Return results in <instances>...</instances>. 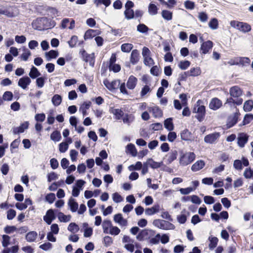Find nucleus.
I'll return each mask as SVG.
<instances>
[{"mask_svg": "<svg viewBox=\"0 0 253 253\" xmlns=\"http://www.w3.org/2000/svg\"><path fill=\"white\" fill-rule=\"evenodd\" d=\"M37 25L35 29L38 31H44L49 29H52L56 25V22L51 18L46 17H39L35 22Z\"/></svg>", "mask_w": 253, "mask_h": 253, "instance_id": "nucleus-1", "label": "nucleus"}, {"mask_svg": "<svg viewBox=\"0 0 253 253\" xmlns=\"http://www.w3.org/2000/svg\"><path fill=\"white\" fill-rule=\"evenodd\" d=\"M153 224L163 230H173L175 229V226L170 222L163 219H156L153 220Z\"/></svg>", "mask_w": 253, "mask_h": 253, "instance_id": "nucleus-2", "label": "nucleus"}, {"mask_svg": "<svg viewBox=\"0 0 253 253\" xmlns=\"http://www.w3.org/2000/svg\"><path fill=\"white\" fill-rule=\"evenodd\" d=\"M196 155L194 152L187 154L181 153L179 158V164L182 166H186L192 163L195 159Z\"/></svg>", "mask_w": 253, "mask_h": 253, "instance_id": "nucleus-3", "label": "nucleus"}, {"mask_svg": "<svg viewBox=\"0 0 253 253\" xmlns=\"http://www.w3.org/2000/svg\"><path fill=\"white\" fill-rule=\"evenodd\" d=\"M230 25L244 33H248L252 30L251 25L246 22L232 20L230 22Z\"/></svg>", "mask_w": 253, "mask_h": 253, "instance_id": "nucleus-4", "label": "nucleus"}, {"mask_svg": "<svg viewBox=\"0 0 253 253\" xmlns=\"http://www.w3.org/2000/svg\"><path fill=\"white\" fill-rule=\"evenodd\" d=\"M58 210L50 209L48 210L45 215L43 216V221L47 224H51L52 221L57 217Z\"/></svg>", "mask_w": 253, "mask_h": 253, "instance_id": "nucleus-5", "label": "nucleus"}, {"mask_svg": "<svg viewBox=\"0 0 253 253\" xmlns=\"http://www.w3.org/2000/svg\"><path fill=\"white\" fill-rule=\"evenodd\" d=\"M201 100H198L195 105H197V115L194 117L196 118L199 122H202L205 119L206 115V107L203 105H200Z\"/></svg>", "mask_w": 253, "mask_h": 253, "instance_id": "nucleus-6", "label": "nucleus"}, {"mask_svg": "<svg viewBox=\"0 0 253 253\" xmlns=\"http://www.w3.org/2000/svg\"><path fill=\"white\" fill-rule=\"evenodd\" d=\"M155 234L156 231L151 229H140L139 233L136 235V238L139 241H143L146 240L148 236H154Z\"/></svg>", "mask_w": 253, "mask_h": 253, "instance_id": "nucleus-7", "label": "nucleus"}, {"mask_svg": "<svg viewBox=\"0 0 253 253\" xmlns=\"http://www.w3.org/2000/svg\"><path fill=\"white\" fill-rule=\"evenodd\" d=\"M251 60L247 57H239L229 62L231 65H242L245 66L250 64Z\"/></svg>", "mask_w": 253, "mask_h": 253, "instance_id": "nucleus-8", "label": "nucleus"}, {"mask_svg": "<svg viewBox=\"0 0 253 253\" xmlns=\"http://www.w3.org/2000/svg\"><path fill=\"white\" fill-rule=\"evenodd\" d=\"M240 115L239 111L237 109V112L233 116H229L226 122V128L228 129L234 126L238 122L239 116Z\"/></svg>", "mask_w": 253, "mask_h": 253, "instance_id": "nucleus-9", "label": "nucleus"}, {"mask_svg": "<svg viewBox=\"0 0 253 253\" xmlns=\"http://www.w3.org/2000/svg\"><path fill=\"white\" fill-rule=\"evenodd\" d=\"M178 155V152L176 150H171L163 158L167 165L170 164L173 161L175 160Z\"/></svg>", "mask_w": 253, "mask_h": 253, "instance_id": "nucleus-10", "label": "nucleus"}, {"mask_svg": "<svg viewBox=\"0 0 253 253\" xmlns=\"http://www.w3.org/2000/svg\"><path fill=\"white\" fill-rule=\"evenodd\" d=\"M249 135L245 132H240L238 134L237 144L241 147L243 148L248 142Z\"/></svg>", "mask_w": 253, "mask_h": 253, "instance_id": "nucleus-11", "label": "nucleus"}, {"mask_svg": "<svg viewBox=\"0 0 253 253\" xmlns=\"http://www.w3.org/2000/svg\"><path fill=\"white\" fill-rule=\"evenodd\" d=\"M220 133L219 132H214L206 135L204 137V141L206 143L213 144L220 137Z\"/></svg>", "mask_w": 253, "mask_h": 253, "instance_id": "nucleus-12", "label": "nucleus"}, {"mask_svg": "<svg viewBox=\"0 0 253 253\" xmlns=\"http://www.w3.org/2000/svg\"><path fill=\"white\" fill-rule=\"evenodd\" d=\"M31 83V79L27 76H24L19 79L18 85L23 89H26Z\"/></svg>", "mask_w": 253, "mask_h": 253, "instance_id": "nucleus-13", "label": "nucleus"}, {"mask_svg": "<svg viewBox=\"0 0 253 253\" xmlns=\"http://www.w3.org/2000/svg\"><path fill=\"white\" fill-rule=\"evenodd\" d=\"M213 43L212 41L208 40L203 42L200 47V50L202 54H206L208 53L210 49L213 47Z\"/></svg>", "mask_w": 253, "mask_h": 253, "instance_id": "nucleus-14", "label": "nucleus"}, {"mask_svg": "<svg viewBox=\"0 0 253 253\" xmlns=\"http://www.w3.org/2000/svg\"><path fill=\"white\" fill-rule=\"evenodd\" d=\"M29 126V122H24V123H21L19 126L13 128V133L14 134H18L23 133L25 130L28 128Z\"/></svg>", "mask_w": 253, "mask_h": 253, "instance_id": "nucleus-15", "label": "nucleus"}, {"mask_svg": "<svg viewBox=\"0 0 253 253\" xmlns=\"http://www.w3.org/2000/svg\"><path fill=\"white\" fill-rule=\"evenodd\" d=\"M229 93L231 97L238 98L243 94V91L238 85L232 86L229 90Z\"/></svg>", "mask_w": 253, "mask_h": 253, "instance_id": "nucleus-16", "label": "nucleus"}, {"mask_svg": "<svg viewBox=\"0 0 253 253\" xmlns=\"http://www.w3.org/2000/svg\"><path fill=\"white\" fill-rule=\"evenodd\" d=\"M101 31L98 30L88 29L84 33V40L92 39L93 37L101 34Z\"/></svg>", "mask_w": 253, "mask_h": 253, "instance_id": "nucleus-17", "label": "nucleus"}, {"mask_svg": "<svg viewBox=\"0 0 253 253\" xmlns=\"http://www.w3.org/2000/svg\"><path fill=\"white\" fill-rule=\"evenodd\" d=\"M120 80H114L111 82H110L107 79H105L103 81V84L105 87L110 91H112L114 89H116L118 88L117 87V83L119 82L120 83Z\"/></svg>", "mask_w": 253, "mask_h": 253, "instance_id": "nucleus-18", "label": "nucleus"}, {"mask_svg": "<svg viewBox=\"0 0 253 253\" xmlns=\"http://www.w3.org/2000/svg\"><path fill=\"white\" fill-rule=\"evenodd\" d=\"M148 110L150 112L152 113L154 117L155 118H161L163 115V111L157 106L148 107Z\"/></svg>", "mask_w": 253, "mask_h": 253, "instance_id": "nucleus-19", "label": "nucleus"}, {"mask_svg": "<svg viewBox=\"0 0 253 253\" xmlns=\"http://www.w3.org/2000/svg\"><path fill=\"white\" fill-rule=\"evenodd\" d=\"M221 106V101L216 97L212 98L209 104V108L212 110H216Z\"/></svg>", "mask_w": 253, "mask_h": 253, "instance_id": "nucleus-20", "label": "nucleus"}, {"mask_svg": "<svg viewBox=\"0 0 253 253\" xmlns=\"http://www.w3.org/2000/svg\"><path fill=\"white\" fill-rule=\"evenodd\" d=\"M68 206L70 210L73 212H76L79 208V204L76 200L71 197L68 202Z\"/></svg>", "mask_w": 253, "mask_h": 253, "instance_id": "nucleus-21", "label": "nucleus"}, {"mask_svg": "<svg viewBox=\"0 0 253 253\" xmlns=\"http://www.w3.org/2000/svg\"><path fill=\"white\" fill-rule=\"evenodd\" d=\"M160 210L159 204H154L150 208H147L145 210V213L147 215H152L158 213Z\"/></svg>", "mask_w": 253, "mask_h": 253, "instance_id": "nucleus-22", "label": "nucleus"}, {"mask_svg": "<svg viewBox=\"0 0 253 253\" xmlns=\"http://www.w3.org/2000/svg\"><path fill=\"white\" fill-rule=\"evenodd\" d=\"M83 229L84 230V237L89 238L92 236L93 234V228L88 226V223H83Z\"/></svg>", "mask_w": 253, "mask_h": 253, "instance_id": "nucleus-23", "label": "nucleus"}, {"mask_svg": "<svg viewBox=\"0 0 253 253\" xmlns=\"http://www.w3.org/2000/svg\"><path fill=\"white\" fill-rule=\"evenodd\" d=\"M126 152L127 154H130L132 157H136L137 154V149L132 143H129L126 146Z\"/></svg>", "mask_w": 253, "mask_h": 253, "instance_id": "nucleus-24", "label": "nucleus"}, {"mask_svg": "<svg viewBox=\"0 0 253 253\" xmlns=\"http://www.w3.org/2000/svg\"><path fill=\"white\" fill-rule=\"evenodd\" d=\"M139 59V52L137 49H133L130 56V61L133 64H136Z\"/></svg>", "mask_w": 253, "mask_h": 253, "instance_id": "nucleus-25", "label": "nucleus"}, {"mask_svg": "<svg viewBox=\"0 0 253 253\" xmlns=\"http://www.w3.org/2000/svg\"><path fill=\"white\" fill-rule=\"evenodd\" d=\"M164 126L166 129L168 131H171L174 129V126L173 123V118H168L164 121Z\"/></svg>", "mask_w": 253, "mask_h": 253, "instance_id": "nucleus-26", "label": "nucleus"}, {"mask_svg": "<svg viewBox=\"0 0 253 253\" xmlns=\"http://www.w3.org/2000/svg\"><path fill=\"white\" fill-rule=\"evenodd\" d=\"M160 233H157L154 235V236H148L146 238V240H148V243L152 245H157L160 242Z\"/></svg>", "mask_w": 253, "mask_h": 253, "instance_id": "nucleus-27", "label": "nucleus"}, {"mask_svg": "<svg viewBox=\"0 0 253 253\" xmlns=\"http://www.w3.org/2000/svg\"><path fill=\"white\" fill-rule=\"evenodd\" d=\"M91 105V102L89 101H84L81 105L79 111L82 112L83 117H85L87 115L86 110L89 108Z\"/></svg>", "mask_w": 253, "mask_h": 253, "instance_id": "nucleus-28", "label": "nucleus"}, {"mask_svg": "<svg viewBox=\"0 0 253 253\" xmlns=\"http://www.w3.org/2000/svg\"><path fill=\"white\" fill-rule=\"evenodd\" d=\"M137 82V79L134 76H130L127 81L126 86L129 89H133L135 88Z\"/></svg>", "mask_w": 253, "mask_h": 253, "instance_id": "nucleus-29", "label": "nucleus"}, {"mask_svg": "<svg viewBox=\"0 0 253 253\" xmlns=\"http://www.w3.org/2000/svg\"><path fill=\"white\" fill-rule=\"evenodd\" d=\"M59 55L57 50L51 49L49 51L45 52V56L47 61H50L52 59L56 58Z\"/></svg>", "mask_w": 253, "mask_h": 253, "instance_id": "nucleus-30", "label": "nucleus"}, {"mask_svg": "<svg viewBox=\"0 0 253 253\" xmlns=\"http://www.w3.org/2000/svg\"><path fill=\"white\" fill-rule=\"evenodd\" d=\"M205 166V163L203 160H198L192 166L191 170L193 171H197L202 169Z\"/></svg>", "mask_w": 253, "mask_h": 253, "instance_id": "nucleus-31", "label": "nucleus"}, {"mask_svg": "<svg viewBox=\"0 0 253 253\" xmlns=\"http://www.w3.org/2000/svg\"><path fill=\"white\" fill-rule=\"evenodd\" d=\"M41 75V73L39 71L38 68L34 66H32L29 73V78L32 79H35L40 77Z\"/></svg>", "mask_w": 253, "mask_h": 253, "instance_id": "nucleus-32", "label": "nucleus"}, {"mask_svg": "<svg viewBox=\"0 0 253 253\" xmlns=\"http://www.w3.org/2000/svg\"><path fill=\"white\" fill-rule=\"evenodd\" d=\"M110 113L113 114L115 116L116 120H120L124 115V112L121 109H114L112 108L110 109Z\"/></svg>", "mask_w": 253, "mask_h": 253, "instance_id": "nucleus-33", "label": "nucleus"}, {"mask_svg": "<svg viewBox=\"0 0 253 253\" xmlns=\"http://www.w3.org/2000/svg\"><path fill=\"white\" fill-rule=\"evenodd\" d=\"M38 234L36 231H32L28 232L25 236V239L27 242H34L37 238Z\"/></svg>", "mask_w": 253, "mask_h": 253, "instance_id": "nucleus-34", "label": "nucleus"}, {"mask_svg": "<svg viewBox=\"0 0 253 253\" xmlns=\"http://www.w3.org/2000/svg\"><path fill=\"white\" fill-rule=\"evenodd\" d=\"M208 239L210 242L209 244V249L211 250H213L217 245L218 239L216 237L211 236Z\"/></svg>", "mask_w": 253, "mask_h": 253, "instance_id": "nucleus-35", "label": "nucleus"}, {"mask_svg": "<svg viewBox=\"0 0 253 253\" xmlns=\"http://www.w3.org/2000/svg\"><path fill=\"white\" fill-rule=\"evenodd\" d=\"M57 217L60 222H67L71 220V215L70 214L65 215L63 212L58 211Z\"/></svg>", "mask_w": 253, "mask_h": 253, "instance_id": "nucleus-36", "label": "nucleus"}, {"mask_svg": "<svg viewBox=\"0 0 253 253\" xmlns=\"http://www.w3.org/2000/svg\"><path fill=\"white\" fill-rule=\"evenodd\" d=\"M159 8L154 3L151 2L149 3L148 7V12L151 15H155L158 13Z\"/></svg>", "mask_w": 253, "mask_h": 253, "instance_id": "nucleus-37", "label": "nucleus"}, {"mask_svg": "<svg viewBox=\"0 0 253 253\" xmlns=\"http://www.w3.org/2000/svg\"><path fill=\"white\" fill-rule=\"evenodd\" d=\"M150 30H152V29L149 28L143 23H139L137 26V31L140 33L147 34L148 32Z\"/></svg>", "mask_w": 253, "mask_h": 253, "instance_id": "nucleus-38", "label": "nucleus"}, {"mask_svg": "<svg viewBox=\"0 0 253 253\" xmlns=\"http://www.w3.org/2000/svg\"><path fill=\"white\" fill-rule=\"evenodd\" d=\"M148 161L149 163V167L153 169H158L163 166V161L157 162L154 161L152 158H148Z\"/></svg>", "mask_w": 253, "mask_h": 253, "instance_id": "nucleus-39", "label": "nucleus"}, {"mask_svg": "<svg viewBox=\"0 0 253 253\" xmlns=\"http://www.w3.org/2000/svg\"><path fill=\"white\" fill-rule=\"evenodd\" d=\"M85 183L86 182L83 179L77 180L73 186L72 190H83Z\"/></svg>", "mask_w": 253, "mask_h": 253, "instance_id": "nucleus-40", "label": "nucleus"}, {"mask_svg": "<svg viewBox=\"0 0 253 253\" xmlns=\"http://www.w3.org/2000/svg\"><path fill=\"white\" fill-rule=\"evenodd\" d=\"M62 101V97L61 95L58 94H54L51 98V102L55 106H58L60 105Z\"/></svg>", "mask_w": 253, "mask_h": 253, "instance_id": "nucleus-41", "label": "nucleus"}, {"mask_svg": "<svg viewBox=\"0 0 253 253\" xmlns=\"http://www.w3.org/2000/svg\"><path fill=\"white\" fill-rule=\"evenodd\" d=\"M253 109V100L249 99L246 101L244 104L243 110L245 112L251 111Z\"/></svg>", "mask_w": 253, "mask_h": 253, "instance_id": "nucleus-42", "label": "nucleus"}, {"mask_svg": "<svg viewBox=\"0 0 253 253\" xmlns=\"http://www.w3.org/2000/svg\"><path fill=\"white\" fill-rule=\"evenodd\" d=\"M50 137L51 140L54 142L59 141L62 138L60 132L57 130L53 131L51 133Z\"/></svg>", "mask_w": 253, "mask_h": 253, "instance_id": "nucleus-43", "label": "nucleus"}, {"mask_svg": "<svg viewBox=\"0 0 253 253\" xmlns=\"http://www.w3.org/2000/svg\"><path fill=\"white\" fill-rule=\"evenodd\" d=\"M162 17L166 20L170 21L172 19V12L164 9L161 12Z\"/></svg>", "mask_w": 253, "mask_h": 253, "instance_id": "nucleus-44", "label": "nucleus"}, {"mask_svg": "<svg viewBox=\"0 0 253 253\" xmlns=\"http://www.w3.org/2000/svg\"><path fill=\"white\" fill-rule=\"evenodd\" d=\"M11 237L6 234L2 235L1 244L3 247L6 248L11 244L10 242Z\"/></svg>", "mask_w": 253, "mask_h": 253, "instance_id": "nucleus-45", "label": "nucleus"}, {"mask_svg": "<svg viewBox=\"0 0 253 253\" xmlns=\"http://www.w3.org/2000/svg\"><path fill=\"white\" fill-rule=\"evenodd\" d=\"M191 134V132L188 129L186 128L180 133L181 139L184 141H189L190 140V137Z\"/></svg>", "mask_w": 253, "mask_h": 253, "instance_id": "nucleus-46", "label": "nucleus"}, {"mask_svg": "<svg viewBox=\"0 0 253 253\" xmlns=\"http://www.w3.org/2000/svg\"><path fill=\"white\" fill-rule=\"evenodd\" d=\"M124 14L125 18L127 20L132 19L134 18V11L132 9H125Z\"/></svg>", "mask_w": 253, "mask_h": 253, "instance_id": "nucleus-47", "label": "nucleus"}, {"mask_svg": "<svg viewBox=\"0 0 253 253\" xmlns=\"http://www.w3.org/2000/svg\"><path fill=\"white\" fill-rule=\"evenodd\" d=\"M67 229L71 233H75L79 231L80 228L76 223L71 222L68 225Z\"/></svg>", "mask_w": 253, "mask_h": 253, "instance_id": "nucleus-48", "label": "nucleus"}, {"mask_svg": "<svg viewBox=\"0 0 253 253\" xmlns=\"http://www.w3.org/2000/svg\"><path fill=\"white\" fill-rule=\"evenodd\" d=\"M133 45L131 43H125L121 45V50L124 52L128 53L133 48Z\"/></svg>", "mask_w": 253, "mask_h": 253, "instance_id": "nucleus-49", "label": "nucleus"}, {"mask_svg": "<svg viewBox=\"0 0 253 253\" xmlns=\"http://www.w3.org/2000/svg\"><path fill=\"white\" fill-rule=\"evenodd\" d=\"M23 50L24 52L20 55V58L23 61H26L28 60L29 57L31 55V52L26 47H23Z\"/></svg>", "mask_w": 253, "mask_h": 253, "instance_id": "nucleus-50", "label": "nucleus"}, {"mask_svg": "<svg viewBox=\"0 0 253 253\" xmlns=\"http://www.w3.org/2000/svg\"><path fill=\"white\" fill-rule=\"evenodd\" d=\"M253 120V114L252 113L246 114L242 121V125L240 126H245L249 124Z\"/></svg>", "mask_w": 253, "mask_h": 253, "instance_id": "nucleus-51", "label": "nucleus"}, {"mask_svg": "<svg viewBox=\"0 0 253 253\" xmlns=\"http://www.w3.org/2000/svg\"><path fill=\"white\" fill-rule=\"evenodd\" d=\"M209 26L212 30H216L218 27V21L217 18H212L209 22Z\"/></svg>", "mask_w": 253, "mask_h": 253, "instance_id": "nucleus-52", "label": "nucleus"}, {"mask_svg": "<svg viewBox=\"0 0 253 253\" xmlns=\"http://www.w3.org/2000/svg\"><path fill=\"white\" fill-rule=\"evenodd\" d=\"M189 76L196 77L201 74V70L200 67H193L190 69L189 71Z\"/></svg>", "mask_w": 253, "mask_h": 253, "instance_id": "nucleus-53", "label": "nucleus"}, {"mask_svg": "<svg viewBox=\"0 0 253 253\" xmlns=\"http://www.w3.org/2000/svg\"><path fill=\"white\" fill-rule=\"evenodd\" d=\"M47 80V78L45 76L40 77L36 79V85L39 87H42L45 84V81Z\"/></svg>", "mask_w": 253, "mask_h": 253, "instance_id": "nucleus-54", "label": "nucleus"}, {"mask_svg": "<svg viewBox=\"0 0 253 253\" xmlns=\"http://www.w3.org/2000/svg\"><path fill=\"white\" fill-rule=\"evenodd\" d=\"M55 195L53 193H49L45 196L44 200L49 204H52L55 200Z\"/></svg>", "mask_w": 253, "mask_h": 253, "instance_id": "nucleus-55", "label": "nucleus"}, {"mask_svg": "<svg viewBox=\"0 0 253 253\" xmlns=\"http://www.w3.org/2000/svg\"><path fill=\"white\" fill-rule=\"evenodd\" d=\"M191 64V62L188 60L180 61L178 65V67L183 70H186Z\"/></svg>", "mask_w": 253, "mask_h": 253, "instance_id": "nucleus-56", "label": "nucleus"}, {"mask_svg": "<svg viewBox=\"0 0 253 253\" xmlns=\"http://www.w3.org/2000/svg\"><path fill=\"white\" fill-rule=\"evenodd\" d=\"M125 124H129L133 121L134 117L131 114H125L122 118Z\"/></svg>", "mask_w": 253, "mask_h": 253, "instance_id": "nucleus-57", "label": "nucleus"}, {"mask_svg": "<svg viewBox=\"0 0 253 253\" xmlns=\"http://www.w3.org/2000/svg\"><path fill=\"white\" fill-rule=\"evenodd\" d=\"M94 3L97 7L100 4H103L106 7L109 6L111 3V0H93Z\"/></svg>", "mask_w": 253, "mask_h": 253, "instance_id": "nucleus-58", "label": "nucleus"}, {"mask_svg": "<svg viewBox=\"0 0 253 253\" xmlns=\"http://www.w3.org/2000/svg\"><path fill=\"white\" fill-rule=\"evenodd\" d=\"M13 98V94L11 91H6L4 92L2 95V98H1L4 101H11Z\"/></svg>", "mask_w": 253, "mask_h": 253, "instance_id": "nucleus-59", "label": "nucleus"}, {"mask_svg": "<svg viewBox=\"0 0 253 253\" xmlns=\"http://www.w3.org/2000/svg\"><path fill=\"white\" fill-rule=\"evenodd\" d=\"M112 199L116 203H119L123 202L124 198L118 192H115L112 194Z\"/></svg>", "mask_w": 253, "mask_h": 253, "instance_id": "nucleus-60", "label": "nucleus"}, {"mask_svg": "<svg viewBox=\"0 0 253 253\" xmlns=\"http://www.w3.org/2000/svg\"><path fill=\"white\" fill-rule=\"evenodd\" d=\"M18 228L14 225H6L4 228V232L7 234H10L17 231Z\"/></svg>", "mask_w": 253, "mask_h": 253, "instance_id": "nucleus-61", "label": "nucleus"}, {"mask_svg": "<svg viewBox=\"0 0 253 253\" xmlns=\"http://www.w3.org/2000/svg\"><path fill=\"white\" fill-rule=\"evenodd\" d=\"M83 60L85 62H87L89 61V58L91 56V54H89L86 52V51L84 49H82L80 51Z\"/></svg>", "mask_w": 253, "mask_h": 253, "instance_id": "nucleus-62", "label": "nucleus"}, {"mask_svg": "<svg viewBox=\"0 0 253 253\" xmlns=\"http://www.w3.org/2000/svg\"><path fill=\"white\" fill-rule=\"evenodd\" d=\"M244 176L246 178L253 179V169L251 168L246 169L244 172Z\"/></svg>", "mask_w": 253, "mask_h": 253, "instance_id": "nucleus-63", "label": "nucleus"}, {"mask_svg": "<svg viewBox=\"0 0 253 253\" xmlns=\"http://www.w3.org/2000/svg\"><path fill=\"white\" fill-rule=\"evenodd\" d=\"M204 201L205 204L207 205H211L215 203V199L211 196L207 195L204 197Z\"/></svg>", "mask_w": 253, "mask_h": 253, "instance_id": "nucleus-64", "label": "nucleus"}]
</instances>
